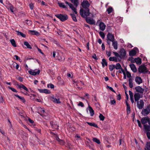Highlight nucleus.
<instances>
[{
  "label": "nucleus",
  "instance_id": "1",
  "mask_svg": "<svg viewBox=\"0 0 150 150\" xmlns=\"http://www.w3.org/2000/svg\"><path fill=\"white\" fill-rule=\"evenodd\" d=\"M82 7L85 8V10L81 8L80 9V13L81 16L85 17L90 15L89 9L88 8L90 5L88 1L86 0H83L81 3Z\"/></svg>",
  "mask_w": 150,
  "mask_h": 150
},
{
  "label": "nucleus",
  "instance_id": "2",
  "mask_svg": "<svg viewBox=\"0 0 150 150\" xmlns=\"http://www.w3.org/2000/svg\"><path fill=\"white\" fill-rule=\"evenodd\" d=\"M55 16L62 21H64L68 18V16L65 14H57L55 15Z\"/></svg>",
  "mask_w": 150,
  "mask_h": 150
},
{
  "label": "nucleus",
  "instance_id": "3",
  "mask_svg": "<svg viewBox=\"0 0 150 150\" xmlns=\"http://www.w3.org/2000/svg\"><path fill=\"white\" fill-rule=\"evenodd\" d=\"M138 71L140 73H148L149 71L144 65H141L139 67Z\"/></svg>",
  "mask_w": 150,
  "mask_h": 150
},
{
  "label": "nucleus",
  "instance_id": "4",
  "mask_svg": "<svg viewBox=\"0 0 150 150\" xmlns=\"http://www.w3.org/2000/svg\"><path fill=\"white\" fill-rule=\"evenodd\" d=\"M150 112V106H148L146 109H142V114L144 116H146Z\"/></svg>",
  "mask_w": 150,
  "mask_h": 150
},
{
  "label": "nucleus",
  "instance_id": "5",
  "mask_svg": "<svg viewBox=\"0 0 150 150\" xmlns=\"http://www.w3.org/2000/svg\"><path fill=\"white\" fill-rule=\"evenodd\" d=\"M99 23V26L100 30L102 31H104L106 25L103 22L101 21V20H99L97 21V23Z\"/></svg>",
  "mask_w": 150,
  "mask_h": 150
},
{
  "label": "nucleus",
  "instance_id": "6",
  "mask_svg": "<svg viewBox=\"0 0 150 150\" xmlns=\"http://www.w3.org/2000/svg\"><path fill=\"white\" fill-rule=\"evenodd\" d=\"M119 53L120 54V59L125 57L126 54L125 50L123 48L120 49Z\"/></svg>",
  "mask_w": 150,
  "mask_h": 150
},
{
  "label": "nucleus",
  "instance_id": "7",
  "mask_svg": "<svg viewBox=\"0 0 150 150\" xmlns=\"http://www.w3.org/2000/svg\"><path fill=\"white\" fill-rule=\"evenodd\" d=\"M28 72L30 74L33 76H35L38 75L40 74V71L39 69H35L29 71Z\"/></svg>",
  "mask_w": 150,
  "mask_h": 150
},
{
  "label": "nucleus",
  "instance_id": "8",
  "mask_svg": "<svg viewBox=\"0 0 150 150\" xmlns=\"http://www.w3.org/2000/svg\"><path fill=\"white\" fill-rule=\"evenodd\" d=\"M138 51V49L137 48L134 47L129 52V54L130 56H134L136 54Z\"/></svg>",
  "mask_w": 150,
  "mask_h": 150
},
{
  "label": "nucleus",
  "instance_id": "9",
  "mask_svg": "<svg viewBox=\"0 0 150 150\" xmlns=\"http://www.w3.org/2000/svg\"><path fill=\"white\" fill-rule=\"evenodd\" d=\"M50 124L53 129H57L58 128V125L57 123L55 121H51Z\"/></svg>",
  "mask_w": 150,
  "mask_h": 150
},
{
  "label": "nucleus",
  "instance_id": "10",
  "mask_svg": "<svg viewBox=\"0 0 150 150\" xmlns=\"http://www.w3.org/2000/svg\"><path fill=\"white\" fill-rule=\"evenodd\" d=\"M107 40L109 41L113 42L114 41V36L112 34L108 33L107 35Z\"/></svg>",
  "mask_w": 150,
  "mask_h": 150
},
{
  "label": "nucleus",
  "instance_id": "11",
  "mask_svg": "<svg viewBox=\"0 0 150 150\" xmlns=\"http://www.w3.org/2000/svg\"><path fill=\"white\" fill-rule=\"evenodd\" d=\"M137 105L138 108L140 109H142L144 107V103L142 100H141L137 102Z\"/></svg>",
  "mask_w": 150,
  "mask_h": 150
},
{
  "label": "nucleus",
  "instance_id": "12",
  "mask_svg": "<svg viewBox=\"0 0 150 150\" xmlns=\"http://www.w3.org/2000/svg\"><path fill=\"white\" fill-rule=\"evenodd\" d=\"M86 21L87 23L91 25H94L95 23V21L92 18H86Z\"/></svg>",
  "mask_w": 150,
  "mask_h": 150
},
{
  "label": "nucleus",
  "instance_id": "13",
  "mask_svg": "<svg viewBox=\"0 0 150 150\" xmlns=\"http://www.w3.org/2000/svg\"><path fill=\"white\" fill-rule=\"evenodd\" d=\"M39 92L41 93H45V94H50L51 93L50 91L46 89H38Z\"/></svg>",
  "mask_w": 150,
  "mask_h": 150
},
{
  "label": "nucleus",
  "instance_id": "14",
  "mask_svg": "<svg viewBox=\"0 0 150 150\" xmlns=\"http://www.w3.org/2000/svg\"><path fill=\"white\" fill-rule=\"evenodd\" d=\"M51 100L54 103H61L59 98H56L53 96L50 97Z\"/></svg>",
  "mask_w": 150,
  "mask_h": 150
},
{
  "label": "nucleus",
  "instance_id": "15",
  "mask_svg": "<svg viewBox=\"0 0 150 150\" xmlns=\"http://www.w3.org/2000/svg\"><path fill=\"white\" fill-rule=\"evenodd\" d=\"M149 117H143L141 120V122L142 124L143 125H145V124L148 122Z\"/></svg>",
  "mask_w": 150,
  "mask_h": 150
},
{
  "label": "nucleus",
  "instance_id": "16",
  "mask_svg": "<svg viewBox=\"0 0 150 150\" xmlns=\"http://www.w3.org/2000/svg\"><path fill=\"white\" fill-rule=\"evenodd\" d=\"M109 59L110 61H115V62L120 61V59L115 57H110Z\"/></svg>",
  "mask_w": 150,
  "mask_h": 150
},
{
  "label": "nucleus",
  "instance_id": "17",
  "mask_svg": "<svg viewBox=\"0 0 150 150\" xmlns=\"http://www.w3.org/2000/svg\"><path fill=\"white\" fill-rule=\"evenodd\" d=\"M135 81L138 84H140L142 82V80L141 77L139 76H136L135 78Z\"/></svg>",
  "mask_w": 150,
  "mask_h": 150
},
{
  "label": "nucleus",
  "instance_id": "18",
  "mask_svg": "<svg viewBox=\"0 0 150 150\" xmlns=\"http://www.w3.org/2000/svg\"><path fill=\"white\" fill-rule=\"evenodd\" d=\"M86 100L88 105L89 110L90 114V115L91 116H92L94 114V111L92 107L89 106L88 100Z\"/></svg>",
  "mask_w": 150,
  "mask_h": 150
},
{
  "label": "nucleus",
  "instance_id": "19",
  "mask_svg": "<svg viewBox=\"0 0 150 150\" xmlns=\"http://www.w3.org/2000/svg\"><path fill=\"white\" fill-rule=\"evenodd\" d=\"M136 91L140 93H143L144 91V89L140 86H137L135 88Z\"/></svg>",
  "mask_w": 150,
  "mask_h": 150
},
{
  "label": "nucleus",
  "instance_id": "20",
  "mask_svg": "<svg viewBox=\"0 0 150 150\" xmlns=\"http://www.w3.org/2000/svg\"><path fill=\"white\" fill-rule=\"evenodd\" d=\"M129 66L132 71L134 72H136L137 71V69L135 65L133 64H131L129 65Z\"/></svg>",
  "mask_w": 150,
  "mask_h": 150
},
{
  "label": "nucleus",
  "instance_id": "21",
  "mask_svg": "<svg viewBox=\"0 0 150 150\" xmlns=\"http://www.w3.org/2000/svg\"><path fill=\"white\" fill-rule=\"evenodd\" d=\"M140 95L138 93H136L134 95V98L135 101L138 102L140 98Z\"/></svg>",
  "mask_w": 150,
  "mask_h": 150
},
{
  "label": "nucleus",
  "instance_id": "22",
  "mask_svg": "<svg viewBox=\"0 0 150 150\" xmlns=\"http://www.w3.org/2000/svg\"><path fill=\"white\" fill-rule=\"evenodd\" d=\"M38 113H39L42 116L44 117V115L43 114L45 113L44 110L42 109V108H40L38 110Z\"/></svg>",
  "mask_w": 150,
  "mask_h": 150
},
{
  "label": "nucleus",
  "instance_id": "23",
  "mask_svg": "<svg viewBox=\"0 0 150 150\" xmlns=\"http://www.w3.org/2000/svg\"><path fill=\"white\" fill-rule=\"evenodd\" d=\"M134 59V62H136L137 64L140 65L141 64L142 60L139 57H137L135 58H133Z\"/></svg>",
  "mask_w": 150,
  "mask_h": 150
},
{
  "label": "nucleus",
  "instance_id": "24",
  "mask_svg": "<svg viewBox=\"0 0 150 150\" xmlns=\"http://www.w3.org/2000/svg\"><path fill=\"white\" fill-rule=\"evenodd\" d=\"M17 86L19 88H22L27 91H28V89L23 84H21L20 85L17 84Z\"/></svg>",
  "mask_w": 150,
  "mask_h": 150
},
{
  "label": "nucleus",
  "instance_id": "25",
  "mask_svg": "<svg viewBox=\"0 0 150 150\" xmlns=\"http://www.w3.org/2000/svg\"><path fill=\"white\" fill-rule=\"evenodd\" d=\"M112 45L113 47L116 50L117 49V42L116 41H114L112 42Z\"/></svg>",
  "mask_w": 150,
  "mask_h": 150
},
{
  "label": "nucleus",
  "instance_id": "26",
  "mask_svg": "<svg viewBox=\"0 0 150 150\" xmlns=\"http://www.w3.org/2000/svg\"><path fill=\"white\" fill-rule=\"evenodd\" d=\"M101 64L103 67H104L105 66H107L108 65L107 62L105 59H102Z\"/></svg>",
  "mask_w": 150,
  "mask_h": 150
},
{
  "label": "nucleus",
  "instance_id": "27",
  "mask_svg": "<svg viewBox=\"0 0 150 150\" xmlns=\"http://www.w3.org/2000/svg\"><path fill=\"white\" fill-rule=\"evenodd\" d=\"M16 32H17V35L18 36H21L25 38L26 37V35L23 33H22L20 32L19 31L16 30Z\"/></svg>",
  "mask_w": 150,
  "mask_h": 150
},
{
  "label": "nucleus",
  "instance_id": "28",
  "mask_svg": "<svg viewBox=\"0 0 150 150\" xmlns=\"http://www.w3.org/2000/svg\"><path fill=\"white\" fill-rule=\"evenodd\" d=\"M129 87L132 88L133 87V80L132 78H129Z\"/></svg>",
  "mask_w": 150,
  "mask_h": 150
},
{
  "label": "nucleus",
  "instance_id": "29",
  "mask_svg": "<svg viewBox=\"0 0 150 150\" xmlns=\"http://www.w3.org/2000/svg\"><path fill=\"white\" fill-rule=\"evenodd\" d=\"M144 128L146 131H150V126L147 125H144Z\"/></svg>",
  "mask_w": 150,
  "mask_h": 150
},
{
  "label": "nucleus",
  "instance_id": "30",
  "mask_svg": "<svg viewBox=\"0 0 150 150\" xmlns=\"http://www.w3.org/2000/svg\"><path fill=\"white\" fill-rule=\"evenodd\" d=\"M30 33L33 35H39V33L37 31L35 30H29Z\"/></svg>",
  "mask_w": 150,
  "mask_h": 150
},
{
  "label": "nucleus",
  "instance_id": "31",
  "mask_svg": "<svg viewBox=\"0 0 150 150\" xmlns=\"http://www.w3.org/2000/svg\"><path fill=\"white\" fill-rule=\"evenodd\" d=\"M57 57H58V59L60 61H63L65 59V58L63 55L59 57L58 54Z\"/></svg>",
  "mask_w": 150,
  "mask_h": 150
},
{
  "label": "nucleus",
  "instance_id": "32",
  "mask_svg": "<svg viewBox=\"0 0 150 150\" xmlns=\"http://www.w3.org/2000/svg\"><path fill=\"white\" fill-rule=\"evenodd\" d=\"M73 82L74 85L76 86V87L77 88L79 89H81V88L79 86V85H78L79 83V81H73Z\"/></svg>",
  "mask_w": 150,
  "mask_h": 150
},
{
  "label": "nucleus",
  "instance_id": "33",
  "mask_svg": "<svg viewBox=\"0 0 150 150\" xmlns=\"http://www.w3.org/2000/svg\"><path fill=\"white\" fill-rule=\"evenodd\" d=\"M7 8L8 9L10 10L11 12H14V8L11 4L9 5L8 6Z\"/></svg>",
  "mask_w": 150,
  "mask_h": 150
},
{
  "label": "nucleus",
  "instance_id": "34",
  "mask_svg": "<svg viewBox=\"0 0 150 150\" xmlns=\"http://www.w3.org/2000/svg\"><path fill=\"white\" fill-rule=\"evenodd\" d=\"M86 123L89 125L91 126H93L95 127H98V126L95 123L93 122H87Z\"/></svg>",
  "mask_w": 150,
  "mask_h": 150
},
{
  "label": "nucleus",
  "instance_id": "35",
  "mask_svg": "<svg viewBox=\"0 0 150 150\" xmlns=\"http://www.w3.org/2000/svg\"><path fill=\"white\" fill-rule=\"evenodd\" d=\"M115 67L116 69H121H121H123L119 63H117L116 64V65H115Z\"/></svg>",
  "mask_w": 150,
  "mask_h": 150
},
{
  "label": "nucleus",
  "instance_id": "36",
  "mask_svg": "<svg viewBox=\"0 0 150 150\" xmlns=\"http://www.w3.org/2000/svg\"><path fill=\"white\" fill-rule=\"evenodd\" d=\"M15 96L20 99L23 103L25 102V100L23 97H21L18 95H15Z\"/></svg>",
  "mask_w": 150,
  "mask_h": 150
},
{
  "label": "nucleus",
  "instance_id": "37",
  "mask_svg": "<svg viewBox=\"0 0 150 150\" xmlns=\"http://www.w3.org/2000/svg\"><path fill=\"white\" fill-rule=\"evenodd\" d=\"M24 45L26 46L27 48L31 49L32 47L29 44L28 42L26 41H25L24 43Z\"/></svg>",
  "mask_w": 150,
  "mask_h": 150
},
{
  "label": "nucleus",
  "instance_id": "38",
  "mask_svg": "<svg viewBox=\"0 0 150 150\" xmlns=\"http://www.w3.org/2000/svg\"><path fill=\"white\" fill-rule=\"evenodd\" d=\"M72 3H73L76 7L79 4L77 0H70Z\"/></svg>",
  "mask_w": 150,
  "mask_h": 150
},
{
  "label": "nucleus",
  "instance_id": "39",
  "mask_svg": "<svg viewBox=\"0 0 150 150\" xmlns=\"http://www.w3.org/2000/svg\"><path fill=\"white\" fill-rule=\"evenodd\" d=\"M10 42L12 45L14 47H16V42L14 39H12L10 40Z\"/></svg>",
  "mask_w": 150,
  "mask_h": 150
},
{
  "label": "nucleus",
  "instance_id": "40",
  "mask_svg": "<svg viewBox=\"0 0 150 150\" xmlns=\"http://www.w3.org/2000/svg\"><path fill=\"white\" fill-rule=\"evenodd\" d=\"M113 10V9L110 6L107 9V11L108 12V14H110L112 12Z\"/></svg>",
  "mask_w": 150,
  "mask_h": 150
},
{
  "label": "nucleus",
  "instance_id": "41",
  "mask_svg": "<svg viewBox=\"0 0 150 150\" xmlns=\"http://www.w3.org/2000/svg\"><path fill=\"white\" fill-rule=\"evenodd\" d=\"M93 142L96 143L98 144H99L100 143V140L96 138H93Z\"/></svg>",
  "mask_w": 150,
  "mask_h": 150
},
{
  "label": "nucleus",
  "instance_id": "42",
  "mask_svg": "<svg viewBox=\"0 0 150 150\" xmlns=\"http://www.w3.org/2000/svg\"><path fill=\"white\" fill-rule=\"evenodd\" d=\"M115 68V65L114 64H112L109 65V69L110 71H112Z\"/></svg>",
  "mask_w": 150,
  "mask_h": 150
},
{
  "label": "nucleus",
  "instance_id": "43",
  "mask_svg": "<svg viewBox=\"0 0 150 150\" xmlns=\"http://www.w3.org/2000/svg\"><path fill=\"white\" fill-rule=\"evenodd\" d=\"M145 150H150V142L147 143L146 144Z\"/></svg>",
  "mask_w": 150,
  "mask_h": 150
},
{
  "label": "nucleus",
  "instance_id": "44",
  "mask_svg": "<svg viewBox=\"0 0 150 150\" xmlns=\"http://www.w3.org/2000/svg\"><path fill=\"white\" fill-rule=\"evenodd\" d=\"M70 15L71 16V17L72 18L73 21H74L76 22L77 21V20L76 18V16L74 14H71Z\"/></svg>",
  "mask_w": 150,
  "mask_h": 150
},
{
  "label": "nucleus",
  "instance_id": "45",
  "mask_svg": "<svg viewBox=\"0 0 150 150\" xmlns=\"http://www.w3.org/2000/svg\"><path fill=\"white\" fill-rule=\"evenodd\" d=\"M58 4L59 6L61 7H62L63 8H65L66 7L65 6L64 4L61 2L58 3Z\"/></svg>",
  "mask_w": 150,
  "mask_h": 150
},
{
  "label": "nucleus",
  "instance_id": "46",
  "mask_svg": "<svg viewBox=\"0 0 150 150\" xmlns=\"http://www.w3.org/2000/svg\"><path fill=\"white\" fill-rule=\"evenodd\" d=\"M99 117L100 120L102 121L104 120L105 119L104 116H103V115L101 113L100 114Z\"/></svg>",
  "mask_w": 150,
  "mask_h": 150
},
{
  "label": "nucleus",
  "instance_id": "47",
  "mask_svg": "<svg viewBox=\"0 0 150 150\" xmlns=\"http://www.w3.org/2000/svg\"><path fill=\"white\" fill-rule=\"evenodd\" d=\"M99 34L102 38L104 39L105 38V35L103 32L101 31L100 32Z\"/></svg>",
  "mask_w": 150,
  "mask_h": 150
},
{
  "label": "nucleus",
  "instance_id": "48",
  "mask_svg": "<svg viewBox=\"0 0 150 150\" xmlns=\"http://www.w3.org/2000/svg\"><path fill=\"white\" fill-rule=\"evenodd\" d=\"M47 87L48 88H53L54 87V86L53 84L52 83L48 84L47 85Z\"/></svg>",
  "mask_w": 150,
  "mask_h": 150
},
{
  "label": "nucleus",
  "instance_id": "49",
  "mask_svg": "<svg viewBox=\"0 0 150 150\" xmlns=\"http://www.w3.org/2000/svg\"><path fill=\"white\" fill-rule=\"evenodd\" d=\"M113 53L115 55V57L118 58V57H120V54H119L118 53L116 52H113Z\"/></svg>",
  "mask_w": 150,
  "mask_h": 150
},
{
  "label": "nucleus",
  "instance_id": "50",
  "mask_svg": "<svg viewBox=\"0 0 150 150\" xmlns=\"http://www.w3.org/2000/svg\"><path fill=\"white\" fill-rule=\"evenodd\" d=\"M126 74L128 78H130L131 77V74L128 71H127Z\"/></svg>",
  "mask_w": 150,
  "mask_h": 150
},
{
  "label": "nucleus",
  "instance_id": "51",
  "mask_svg": "<svg viewBox=\"0 0 150 150\" xmlns=\"http://www.w3.org/2000/svg\"><path fill=\"white\" fill-rule=\"evenodd\" d=\"M72 10L75 13V14H76L77 13L76 9L75 7H74V6H73L72 8H71Z\"/></svg>",
  "mask_w": 150,
  "mask_h": 150
},
{
  "label": "nucleus",
  "instance_id": "52",
  "mask_svg": "<svg viewBox=\"0 0 150 150\" xmlns=\"http://www.w3.org/2000/svg\"><path fill=\"white\" fill-rule=\"evenodd\" d=\"M78 105L79 106H81V107H83L84 106V105L83 103L81 102H79V103L78 104Z\"/></svg>",
  "mask_w": 150,
  "mask_h": 150
},
{
  "label": "nucleus",
  "instance_id": "53",
  "mask_svg": "<svg viewBox=\"0 0 150 150\" xmlns=\"http://www.w3.org/2000/svg\"><path fill=\"white\" fill-rule=\"evenodd\" d=\"M8 88L14 92H17L16 90L14 88H11L10 87H8Z\"/></svg>",
  "mask_w": 150,
  "mask_h": 150
},
{
  "label": "nucleus",
  "instance_id": "54",
  "mask_svg": "<svg viewBox=\"0 0 150 150\" xmlns=\"http://www.w3.org/2000/svg\"><path fill=\"white\" fill-rule=\"evenodd\" d=\"M129 94L130 96V98L133 97V94L132 92L130 91H129Z\"/></svg>",
  "mask_w": 150,
  "mask_h": 150
},
{
  "label": "nucleus",
  "instance_id": "55",
  "mask_svg": "<svg viewBox=\"0 0 150 150\" xmlns=\"http://www.w3.org/2000/svg\"><path fill=\"white\" fill-rule=\"evenodd\" d=\"M127 112L128 113H130V107L129 105L127 106Z\"/></svg>",
  "mask_w": 150,
  "mask_h": 150
},
{
  "label": "nucleus",
  "instance_id": "56",
  "mask_svg": "<svg viewBox=\"0 0 150 150\" xmlns=\"http://www.w3.org/2000/svg\"><path fill=\"white\" fill-rule=\"evenodd\" d=\"M137 123L138 124L139 126V127H140V128H142V125L141 124L140 121L139 120H137Z\"/></svg>",
  "mask_w": 150,
  "mask_h": 150
},
{
  "label": "nucleus",
  "instance_id": "57",
  "mask_svg": "<svg viewBox=\"0 0 150 150\" xmlns=\"http://www.w3.org/2000/svg\"><path fill=\"white\" fill-rule=\"evenodd\" d=\"M106 54L108 57H110L111 55V52L110 51H106Z\"/></svg>",
  "mask_w": 150,
  "mask_h": 150
},
{
  "label": "nucleus",
  "instance_id": "58",
  "mask_svg": "<svg viewBox=\"0 0 150 150\" xmlns=\"http://www.w3.org/2000/svg\"><path fill=\"white\" fill-rule=\"evenodd\" d=\"M147 136L149 139H150V132H148L146 133Z\"/></svg>",
  "mask_w": 150,
  "mask_h": 150
},
{
  "label": "nucleus",
  "instance_id": "59",
  "mask_svg": "<svg viewBox=\"0 0 150 150\" xmlns=\"http://www.w3.org/2000/svg\"><path fill=\"white\" fill-rule=\"evenodd\" d=\"M59 142L62 145H64L65 144V142L63 140H61Z\"/></svg>",
  "mask_w": 150,
  "mask_h": 150
},
{
  "label": "nucleus",
  "instance_id": "60",
  "mask_svg": "<svg viewBox=\"0 0 150 150\" xmlns=\"http://www.w3.org/2000/svg\"><path fill=\"white\" fill-rule=\"evenodd\" d=\"M4 100L2 96L0 97V103H2L4 102Z\"/></svg>",
  "mask_w": 150,
  "mask_h": 150
},
{
  "label": "nucleus",
  "instance_id": "61",
  "mask_svg": "<svg viewBox=\"0 0 150 150\" xmlns=\"http://www.w3.org/2000/svg\"><path fill=\"white\" fill-rule=\"evenodd\" d=\"M102 49L103 50H105V46L104 44L102 43L101 45Z\"/></svg>",
  "mask_w": 150,
  "mask_h": 150
},
{
  "label": "nucleus",
  "instance_id": "62",
  "mask_svg": "<svg viewBox=\"0 0 150 150\" xmlns=\"http://www.w3.org/2000/svg\"><path fill=\"white\" fill-rule=\"evenodd\" d=\"M117 99L118 100H120L121 99V97L120 94L117 95Z\"/></svg>",
  "mask_w": 150,
  "mask_h": 150
},
{
  "label": "nucleus",
  "instance_id": "63",
  "mask_svg": "<svg viewBox=\"0 0 150 150\" xmlns=\"http://www.w3.org/2000/svg\"><path fill=\"white\" fill-rule=\"evenodd\" d=\"M18 79L21 82H22L23 81V78L21 77H18Z\"/></svg>",
  "mask_w": 150,
  "mask_h": 150
},
{
  "label": "nucleus",
  "instance_id": "64",
  "mask_svg": "<svg viewBox=\"0 0 150 150\" xmlns=\"http://www.w3.org/2000/svg\"><path fill=\"white\" fill-rule=\"evenodd\" d=\"M36 96V95L35 94H32L31 95V98L33 99L35 98Z\"/></svg>",
  "mask_w": 150,
  "mask_h": 150
}]
</instances>
